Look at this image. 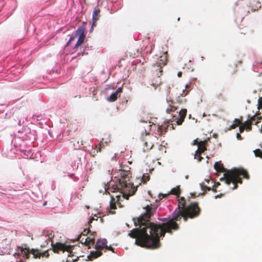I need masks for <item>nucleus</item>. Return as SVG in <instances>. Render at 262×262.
<instances>
[{
    "instance_id": "nucleus-5",
    "label": "nucleus",
    "mask_w": 262,
    "mask_h": 262,
    "mask_svg": "<svg viewBox=\"0 0 262 262\" xmlns=\"http://www.w3.org/2000/svg\"><path fill=\"white\" fill-rule=\"evenodd\" d=\"M18 249H20L21 254L25 258H29L30 254L33 255L34 258H40L41 257H48L49 256L48 250L41 251L37 249H32L30 250L28 247H26V245H25L24 247L23 246H19Z\"/></svg>"
},
{
    "instance_id": "nucleus-36",
    "label": "nucleus",
    "mask_w": 262,
    "mask_h": 262,
    "mask_svg": "<svg viewBox=\"0 0 262 262\" xmlns=\"http://www.w3.org/2000/svg\"><path fill=\"white\" fill-rule=\"evenodd\" d=\"M236 138L238 140H241L243 139L242 137L241 136L239 133L236 134Z\"/></svg>"
},
{
    "instance_id": "nucleus-39",
    "label": "nucleus",
    "mask_w": 262,
    "mask_h": 262,
    "mask_svg": "<svg viewBox=\"0 0 262 262\" xmlns=\"http://www.w3.org/2000/svg\"><path fill=\"white\" fill-rule=\"evenodd\" d=\"M237 127V124H233L230 127V129H234Z\"/></svg>"
},
{
    "instance_id": "nucleus-16",
    "label": "nucleus",
    "mask_w": 262,
    "mask_h": 262,
    "mask_svg": "<svg viewBox=\"0 0 262 262\" xmlns=\"http://www.w3.org/2000/svg\"><path fill=\"white\" fill-rule=\"evenodd\" d=\"M186 109H182L179 112V118L177 119V125H181L186 116Z\"/></svg>"
},
{
    "instance_id": "nucleus-1",
    "label": "nucleus",
    "mask_w": 262,
    "mask_h": 262,
    "mask_svg": "<svg viewBox=\"0 0 262 262\" xmlns=\"http://www.w3.org/2000/svg\"><path fill=\"white\" fill-rule=\"evenodd\" d=\"M145 212L137 219L140 229L131 231L129 235L136 238V244L141 247L157 249L161 246L159 237L164 236L166 232L172 233V230H178V225L172 221L162 224H155L149 222L150 216L156 212V208L147 205Z\"/></svg>"
},
{
    "instance_id": "nucleus-44",
    "label": "nucleus",
    "mask_w": 262,
    "mask_h": 262,
    "mask_svg": "<svg viewBox=\"0 0 262 262\" xmlns=\"http://www.w3.org/2000/svg\"><path fill=\"white\" fill-rule=\"evenodd\" d=\"M258 3L262 4V0H257Z\"/></svg>"
},
{
    "instance_id": "nucleus-22",
    "label": "nucleus",
    "mask_w": 262,
    "mask_h": 262,
    "mask_svg": "<svg viewBox=\"0 0 262 262\" xmlns=\"http://www.w3.org/2000/svg\"><path fill=\"white\" fill-rule=\"evenodd\" d=\"M252 123L251 121H246L244 124L243 126H245V128L247 130H251L252 129Z\"/></svg>"
},
{
    "instance_id": "nucleus-43",
    "label": "nucleus",
    "mask_w": 262,
    "mask_h": 262,
    "mask_svg": "<svg viewBox=\"0 0 262 262\" xmlns=\"http://www.w3.org/2000/svg\"><path fill=\"white\" fill-rule=\"evenodd\" d=\"M194 143H193V144L195 145V144H198L199 142L197 141V140H194Z\"/></svg>"
},
{
    "instance_id": "nucleus-4",
    "label": "nucleus",
    "mask_w": 262,
    "mask_h": 262,
    "mask_svg": "<svg viewBox=\"0 0 262 262\" xmlns=\"http://www.w3.org/2000/svg\"><path fill=\"white\" fill-rule=\"evenodd\" d=\"M225 182L229 185L231 183L233 184L232 189H235L237 187V183H242V180L240 177L243 178L249 179V174L246 170L243 168L234 169L226 171L224 174Z\"/></svg>"
},
{
    "instance_id": "nucleus-42",
    "label": "nucleus",
    "mask_w": 262,
    "mask_h": 262,
    "mask_svg": "<svg viewBox=\"0 0 262 262\" xmlns=\"http://www.w3.org/2000/svg\"><path fill=\"white\" fill-rule=\"evenodd\" d=\"M223 195V194L221 193V194H220V195H219V194H218V195H215V199H217V198H220V197H221V196H222Z\"/></svg>"
},
{
    "instance_id": "nucleus-28",
    "label": "nucleus",
    "mask_w": 262,
    "mask_h": 262,
    "mask_svg": "<svg viewBox=\"0 0 262 262\" xmlns=\"http://www.w3.org/2000/svg\"><path fill=\"white\" fill-rule=\"evenodd\" d=\"M98 217H99L97 216V215L95 214V215H94V216L93 217H92L91 219H90L89 221V226L90 227H91V223L92 222V221L93 220H96L97 221L98 220Z\"/></svg>"
},
{
    "instance_id": "nucleus-17",
    "label": "nucleus",
    "mask_w": 262,
    "mask_h": 262,
    "mask_svg": "<svg viewBox=\"0 0 262 262\" xmlns=\"http://www.w3.org/2000/svg\"><path fill=\"white\" fill-rule=\"evenodd\" d=\"M207 143V140L201 141L199 142L198 144V148L195 151H198L199 153H203L206 150V144Z\"/></svg>"
},
{
    "instance_id": "nucleus-21",
    "label": "nucleus",
    "mask_w": 262,
    "mask_h": 262,
    "mask_svg": "<svg viewBox=\"0 0 262 262\" xmlns=\"http://www.w3.org/2000/svg\"><path fill=\"white\" fill-rule=\"evenodd\" d=\"M214 167L215 169L219 172H224L225 171V168L223 166L217 162H216L214 164Z\"/></svg>"
},
{
    "instance_id": "nucleus-35",
    "label": "nucleus",
    "mask_w": 262,
    "mask_h": 262,
    "mask_svg": "<svg viewBox=\"0 0 262 262\" xmlns=\"http://www.w3.org/2000/svg\"><path fill=\"white\" fill-rule=\"evenodd\" d=\"M245 129V126H243V125H241L239 127V128L240 133H242L244 132Z\"/></svg>"
},
{
    "instance_id": "nucleus-2",
    "label": "nucleus",
    "mask_w": 262,
    "mask_h": 262,
    "mask_svg": "<svg viewBox=\"0 0 262 262\" xmlns=\"http://www.w3.org/2000/svg\"><path fill=\"white\" fill-rule=\"evenodd\" d=\"M201 211V208L196 202H191L187 206H186L185 202L181 203L178 205V208L173 212L172 218L168 221H172L178 225L176 221H180L183 217L184 221L186 222L188 218L194 219L200 215ZM178 226L179 227V226Z\"/></svg>"
},
{
    "instance_id": "nucleus-40",
    "label": "nucleus",
    "mask_w": 262,
    "mask_h": 262,
    "mask_svg": "<svg viewBox=\"0 0 262 262\" xmlns=\"http://www.w3.org/2000/svg\"><path fill=\"white\" fill-rule=\"evenodd\" d=\"M257 119H258V120H257V121L255 123V124L256 125H257V123H258V122H259V121H258V120H260V119H262V117H257Z\"/></svg>"
},
{
    "instance_id": "nucleus-45",
    "label": "nucleus",
    "mask_w": 262,
    "mask_h": 262,
    "mask_svg": "<svg viewBox=\"0 0 262 262\" xmlns=\"http://www.w3.org/2000/svg\"><path fill=\"white\" fill-rule=\"evenodd\" d=\"M239 64H241L242 63V61L241 60L238 61V62Z\"/></svg>"
},
{
    "instance_id": "nucleus-27",
    "label": "nucleus",
    "mask_w": 262,
    "mask_h": 262,
    "mask_svg": "<svg viewBox=\"0 0 262 262\" xmlns=\"http://www.w3.org/2000/svg\"><path fill=\"white\" fill-rule=\"evenodd\" d=\"M149 180V176H146L145 174H143L142 176V178L141 179V182L143 184H146V182Z\"/></svg>"
},
{
    "instance_id": "nucleus-10",
    "label": "nucleus",
    "mask_w": 262,
    "mask_h": 262,
    "mask_svg": "<svg viewBox=\"0 0 262 262\" xmlns=\"http://www.w3.org/2000/svg\"><path fill=\"white\" fill-rule=\"evenodd\" d=\"M52 246L53 251L54 253H58L59 251H62V252H64V251H67L70 253L71 252V250L72 247L69 245H66L64 244L56 243L55 244H53L52 243Z\"/></svg>"
},
{
    "instance_id": "nucleus-7",
    "label": "nucleus",
    "mask_w": 262,
    "mask_h": 262,
    "mask_svg": "<svg viewBox=\"0 0 262 262\" xmlns=\"http://www.w3.org/2000/svg\"><path fill=\"white\" fill-rule=\"evenodd\" d=\"M111 142V136L108 133L103 134V137L101 138L99 144L96 145V153L101 151L102 149H104L106 146L109 145Z\"/></svg>"
},
{
    "instance_id": "nucleus-32",
    "label": "nucleus",
    "mask_w": 262,
    "mask_h": 262,
    "mask_svg": "<svg viewBox=\"0 0 262 262\" xmlns=\"http://www.w3.org/2000/svg\"><path fill=\"white\" fill-rule=\"evenodd\" d=\"M106 250H110V251H112L113 252H114V248L112 247L111 246H108L107 245H106V247L105 248V249L104 250V252H105Z\"/></svg>"
},
{
    "instance_id": "nucleus-30",
    "label": "nucleus",
    "mask_w": 262,
    "mask_h": 262,
    "mask_svg": "<svg viewBox=\"0 0 262 262\" xmlns=\"http://www.w3.org/2000/svg\"><path fill=\"white\" fill-rule=\"evenodd\" d=\"M262 108V97H260L258 100V108L260 109Z\"/></svg>"
},
{
    "instance_id": "nucleus-34",
    "label": "nucleus",
    "mask_w": 262,
    "mask_h": 262,
    "mask_svg": "<svg viewBox=\"0 0 262 262\" xmlns=\"http://www.w3.org/2000/svg\"><path fill=\"white\" fill-rule=\"evenodd\" d=\"M234 124H237V126L242 123L241 121L238 119H235L234 120Z\"/></svg>"
},
{
    "instance_id": "nucleus-41",
    "label": "nucleus",
    "mask_w": 262,
    "mask_h": 262,
    "mask_svg": "<svg viewBox=\"0 0 262 262\" xmlns=\"http://www.w3.org/2000/svg\"><path fill=\"white\" fill-rule=\"evenodd\" d=\"M182 75V73L181 72H179L178 73V76L179 77H181Z\"/></svg>"
},
{
    "instance_id": "nucleus-25",
    "label": "nucleus",
    "mask_w": 262,
    "mask_h": 262,
    "mask_svg": "<svg viewBox=\"0 0 262 262\" xmlns=\"http://www.w3.org/2000/svg\"><path fill=\"white\" fill-rule=\"evenodd\" d=\"M194 158L195 159H197L198 162L201 161L203 159V157L201 156V154L198 152V151H195Z\"/></svg>"
},
{
    "instance_id": "nucleus-46",
    "label": "nucleus",
    "mask_w": 262,
    "mask_h": 262,
    "mask_svg": "<svg viewBox=\"0 0 262 262\" xmlns=\"http://www.w3.org/2000/svg\"><path fill=\"white\" fill-rule=\"evenodd\" d=\"M205 116H206V114H205V113H204L203 114V117H205Z\"/></svg>"
},
{
    "instance_id": "nucleus-14",
    "label": "nucleus",
    "mask_w": 262,
    "mask_h": 262,
    "mask_svg": "<svg viewBox=\"0 0 262 262\" xmlns=\"http://www.w3.org/2000/svg\"><path fill=\"white\" fill-rule=\"evenodd\" d=\"M122 92V88H119L115 92L113 93L107 98V100L110 102H114L116 101L117 98L120 96V93Z\"/></svg>"
},
{
    "instance_id": "nucleus-3",
    "label": "nucleus",
    "mask_w": 262,
    "mask_h": 262,
    "mask_svg": "<svg viewBox=\"0 0 262 262\" xmlns=\"http://www.w3.org/2000/svg\"><path fill=\"white\" fill-rule=\"evenodd\" d=\"M120 170L121 177L119 179V182L116 185V188L123 194L124 197L128 198L134 195L137 191V187L130 181L131 178V173L129 171L130 168L124 167L121 164L120 165Z\"/></svg>"
},
{
    "instance_id": "nucleus-18",
    "label": "nucleus",
    "mask_w": 262,
    "mask_h": 262,
    "mask_svg": "<svg viewBox=\"0 0 262 262\" xmlns=\"http://www.w3.org/2000/svg\"><path fill=\"white\" fill-rule=\"evenodd\" d=\"M100 10L99 8H95L93 11V25L96 23V21L99 19L100 17Z\"/></svg>"
},
{
    "instance_id": "nucleus-12",
    "label": "nucleus",
    "mask_w": 262,
    "mask_h": 262,
    "mask_svg": "<svg viewBox=\"0 0 262 262\" xmlns=\"http://www.w3.org/2000/svg\"><path fill=\"white\" fill-rule=\"evenodd\" d=\"M172 121L170 120H169L167 121H165L163 125H158L157 134L159 136H161L163 134L166 133L167 132L168 128L171 125L170 127L172 129H174L173 126L174 124L171 123Z\"/></svg>"
},
{
    "instance_id": "nucleus-48",
    "label": "nucleus",
    "mask_w": 262,
    "mask_h": 262,
    "mask_svg": "<svg viewBox=\"0 0 262 262\" xmlns=\"http://www.w3.org/2000/svg\"><path fill=\"white\" fill-rule=\"evenodd\" d=\"M81 145H83V141H81Z\"/></svg>"
},
{
    "instance_id": "nucleus-8",
    "label": "nucleus",
    "mask_w": 262,
    "mask_h": 262,
    "mask_svg": "<svg viewBox=\"0 0 262 262\" xmlns=\"http://www.w3.org/2000/svg\"><path fill=\"white\" fill-rule=\"evenodd\" d=\"M152 136L149 133L145 131L144 134H142V141L143 142V150L144 151L151 149L153 146V143L151 140V138Z\"/></svg>"
},
{
    "instance_id": "nucleus-24",
    "label": "nucleus",
    "mask_w": 262,
    "mask_h": 262,
    "mask_svg": "<svg viewBox=\"0 0 262 262\" xmlns=\"http://www.w3.org/2000/svg\"><path fill=\"white\" fill-rule=\"evenodd\" d=\"M158 64H157V63H155L153 64L152 66V71L153 72V73L154 74H155L156 76V73H159V67H158Z\"/></svg>"
},
{
    "instance_id": "nucleus-33",
    "label": "nucleus",
    "mask_w": 262,
    "mask_h": 262,
    "mask_svg": "<svg viewBox=\"0 0 262 262\" xmlns=\"http://www.w3.org/2000/svg\"><path fill=\"white\" fill-rule=\"evenodd\" d=\"M76 38V36L75 35L74 36H71L70 38V39L69 40V41L68 42L67 44V46H69L70 43L73 41V40H74V39H75Z\"/></svg>"
},
{
    "instance_id": "nucleus-26",
    "label": "nucleus",
    "mask_w": 262,
    "mask_h": 262,
    "mask_svg": "<svg viewBox=\"0 0 262 262\" xmlns=\"http://www.w3.org/2000/svg\"><path fill=\"white\" fill-rule=\"evenodd\" d=\"M177 108L171 104H169L168 107L166 108V112L168 113H170L171 112H173L176 110Z\"/></svg>"
},
{
    "instance_id": "nucleus-11",
    "label": "nucleus",
    "mask_w": 262,
    "mask_h": 262,
    "mask_svg": "<svg viewBox=\"0 0 262 262\" xmlns=\"http://www.w3.org/2000/svg\"><path fill=\"white\" fill-rule=\"evenodd\" d=\"M85 28L83 27H80L78 28L75 32V36H78V40L74 46V49L77 48L84 41L85 38L84 34Z\"/></svg>"
},
{
    "instance_id": "nucleus-9",
    "label": "nucleus",
    "mask_w": 262,
    "mask_h": 262,
    "mask_svg": "<svg viewBox=\"0 0 262 262\" xmlns=\"http://www.w3.org/2000/svg\"><path fill=\"white\" fill-rule=\"evenodd\" d=\"M167 61V52H165L163 54L159 57L156 63L158 64V67H159V73H156L157 76L159 78L163 74V67L166 64Z\"/></svg>"
},
{
    "instance_id": "nucleus-15",
    "label": "nucleus",
    "mask_w": 262,
    "mask_h": 262,
    "mask_svg": "<svg viewBox=\"0 0 262 262\" xmlns=\"http://www.w3.org/2000/svg\"><path fill=\"white\" fill-rule=\"evenodd\" d=\"M94 233H95V232L91 234L90 236L85 238L84 245L88 247V248H90L91 246L93 245L95 243Z\"/></svg>"
},
{
    "instance_id": "nucleus-29",
    "label": "nucleus",
    "mask_w": 262,
    "mask_h": 262,
    "mask_svg": "<svg viewBox=\"0 0 262 262\" xmlns=\"http://www.w3.org/2000/svg\"><path fill=\"white\" fill-rule=\"evenodd\" d=\"M90 230L87 229H84L83 232L81 233L80 235L83 236H86L87 234L90 232Z\"/></svg>"
},
{
    "instance_id": "nucleus-37",
    "label": "nucleus",
    "mask_w": 262,
    "mask_h": 262,
    "mask_svg": "<svg viewBox=\"0 0 262 262\" xmlns=\"http://www.w3.org/2000/svg\"><path fill=\"white\" fill-rule=\"evenodd\" d=\"M255 120V116H253L250 118V120H249L248 121H251V122L252 123V122L254 121Z\"/></svg>"
},
{
    "instance_id": "nucleus-6",
    "label": "nucleus",
    "mask_w": 262,
    "mask_h": 262,
    "mask_svg": "<svg viewBox=\"0 0 262 262\" xmlns=\"http://www.w3.org/2000/svg\"><path fill=\"white\" fill-rule=\"evenodd\" d=\"M107 243V240L105 238L98 239L95 246L96 250L91 252L90 255L88 256L89 259L92 260L93 259L101 256L102 254V250L104 249H105Z\"/></svg>"
},
{
    "instance_id": "nucleus-19",
    "label": "nucleus",
    "mask_w": 262,
    "mask_h": 262,
    "mask_svg": "<svg viewBox=\"0 0 262 262\" xmlns=\"http://www.w3.org/2000/svg\"><path fill=\"white\" fill-rule=\"evenodd\" d=\"M116 199L114 197L112 196L110 204V208L111 209L110 213L111 214H114L115 213V212L114 211H112V210L116 209Z\"/></svg>"
},
{
    "instance_id": "nucleus-23",
    "label": "nucleus",
    "mask_w": 262,
    "mask_h": 262,
    "mask_svg": "<svg viewBox=\"0 0 262 262\" xmlns=\"http://www.w3.org/2000/svg\"><path fill=\"white\" fill-rule=\"evenodd\" d=\"M255 156L257 157H259L262 159V150L260 149H256L254 150Z\"/></svg>"
},
{
    "instance_id": "nucleus-13",
    "label": "nucleus",
    "mask_w": 262,
    "mask_h": 262,
    "mask_svg": "<svg viewBox=\"0 0 262 262\" xmlns=\"http://www.w3.org/2000/svg\"><path fill=\"white\" fill-rule=\"evenodd\" d=\"M190 85L186 84L185 86V89H182L180 91V92L176 98L177 101L180 103L182 104L186 102V99L185 98V96L189 93V90H187V89L189 88Z\"/></svg>"
},
{
    "instance_id": "nucleus-20",
    "label": "nucleus",
    "mask_w": 262,
    "mask_h": 262,
    "mask_svg": "<svg viewBox=\"0 0 262 262\" xmlns=\"http://www.w3.org/2000/svg\"><path fill=\"white\" fill-rule=\"evenodd\" d=\"M181 189L179 186H177V187L173 188L171 191L170 193L172 194H174L177 196H179L181 193Z\"/></svg>"
},
{
    "instance_id": "nucleus-31",
    "label": "nucleus",
    "mask_w": 262,
    "mask_h": 262,
    "mask_svg": "<svg viewBox=\"0 0 262 262\" xmlns=\"http://www.w3.org/2000/svg\"><path fill=\"white\" fill-rule=\"evenodd\" d=\"M82 236H83L79 235V237H78V240L82 244H84L85 237H83Z\"/></svg>"
},
{
    "instance_id": "nucleus-47",
    "label": "nucleus",
    "mask_w": 262,
    "mask_h": 262,
    "mask_svg": "<svg viewBox=\"0 0 262 262\" xmlns=\"http://www.w3.org/2000/svg\"><path fill=\"white\" fill-rule=\"evenodd\" d=\"M47 204V202H45L44 203H43V205H46Z\"/></svg>"
},
{
    "instance_id": "nucleus-38",
    "label": "nucleus",
    "mask_w": 262,
    "mask_h": 262,
    "mask_svg": "<svg viewBox=\"0 0 262 262\" xmlns=\"http://www.w3.org/2000/svg\"><path fill=\"white\" fill-rule=\"evenodd\" d=\"M180 200H181V201H179V205L181 204V203H183V202L185 203V200L184 197H181Z\"/></svg>"
}]
</instances>
